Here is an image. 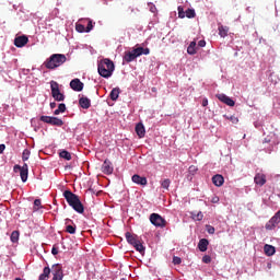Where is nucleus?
Here are the masks:
<instances>
[{
	"instance_id": "nucleus-17",
	"label": "nucleus",
	"mask_w": 280,
	"mask_h": 280,
	"mask_svg": "<svg viewBox=\"0 0 280 280\" xmlns=\"http://www.w3.org/2000/svg\"><path fill=\"white\" fill-rule=\"evenodd\" d=\"M254 182L256 183V185H259V187H264L266 183V175L264 173L256 174L254 177Z\"/></svg>"
},
{
	"instance_id": "nucleus-51",
	"label": "nucleus",
	"mask_w": 280,
	"mask_h": 280,
	"mask_svg": "<svg viewBox=\"0 0 280 280\" xmlns=\"http://www.w3.org/2000/svg\"><path fill=\"white\" fill-rule=\"evenodd\" d=\"M264 143H270V139L265 138Z\"/></svg>"
},
{
	"instance_id": "nucleus-33",
	"label": "nucleus",
	"mask_w": 280,
	"mask_h": 280,
	"mask_svg": "<svg viewBox=\"0 0 280 280\" xmlns=\"http://www.w3.org/2000/svg\"><path fill=\"white\" fill-rule=\"evenodd\" d=\"M75 225H67L66 226V233H70V235H75Z\"/></svg>"
},
{
	"instance_id": "nucleus-3",
	"label": "nucleus",
	"mask_w": 280,
	"mask_h": 280,
	"mask_svg": "<svg viewBox=\"0 0 280 280\" xmlns=\"http://www.w3.org/2000/svg\"><path fill=\"white\" fill-rule=\"evenodd\" d=\"M115 71V63L110 59H103L98 63V73L102 78H110Z\"/></svg>"
},
{
	"instance_id": "nucleus-27",
	"label": "nucleus",
	"mask_w": 280,
	"mask_h": 280,
	"mask_svg": "<svg viewBox=\"0 0 280 280\" xmlns=\"http://www.w3.org/2000/svg\"><path fill=\"white\" fill-rule=\"evenodd\" d=\"M219 35L221 36V38H226V36H229V27L224 25H220Z\"/></svg>"
},
{
	"instance_id": "nucleus-2",
	"label": "nucleus",
	"mask_w": 280,
	"mask_h": 280,
	"mask_svg": "<svg viewBox=\"0 0 280 280\" xmlns=\"http://www.w3.org/2000/svg\"><path fill=\"white\" fill-rule=\"evenodd\" d=\"M67 62V56L62 54H54L46 61V69H58V67H62Z\"/></svg>"
},
{
	"instance_id": "nucleus-45",
	"label": "nucleus",
	"mask_w": 280,
	"mask_h": 280,
	"mask_svg": "<svg viewBox=\"0 0 280 280\" xmlns=\"http://www.w3.org/2000/svg\"><path fill=\"white\" fill-rule=\"evenodd\" d=\"M34 207H35V211H38V207H40V199L34 200Z\"/></svg>"
},
{
	"instance_id": "nucleus-4",
	"label": "nucleus",
	"mask_w": 280,
	"mask_h": 280,
	"mask_svg": "<svg viewBox=\"0 0 280 280\" xmlns=\"http://www.w3.org/2000/svg\"><path fill=\"white\" fill-rule=\"evenodd\" d=\"M51 96L55 102H65V94L60 92V85L56 81H50Z\"/></svg>"
},
{
	"instance_id": "nucleus-43",
	"label": "nucleus",
	"mask_w": 280,
	"mask_h": 280,
	"mask_svg": "<svg viewBox=\"0 0 280 280\" xmlns=\"http://www.w3.org/2000/svg\"><path fill=\"white\" fill-rule=\"evenodd\" d=\"M226 119H230L233 124L240 122V118H237L236 116H230V117H226Z\"/></svg>"
},
{
	"instance_id": "nucleus-13",
	"label": "nucleus",
	"mask_w": 280,
	"mask_h": 280,
	"mask_svg": "<svg viewBox=\"0 0 280 280\" xmlns=\"http://www.w3.org/2000/svg\"><path fill=\"white\" fill-rule=\"evenodd\" d=\"M132 183H135L136 185H141L142 187H145V185H148V178L141 176V175H137L135 174L131 177Z\"/></svg>"
},
{
	"instance_id": "nucleus-10",
	"label": "nucleus",
	"mask_w": 280,
	"mask_h": 280,
	"mask_svg": "<svg viewBox=\"0 0 280 280\" xmlns=\"http://www.w3.org/2000/svg\"><path fill=\"white\" fill-rule=\"evenodd\" d=\"M215 97L223 104H226V106H235V101H233V98L229 97L226 94H217Z\"/></svg>"
},
{
	"instance_id": "nucleus-5",
	"label": "nucleus",
	"mask_w": 280,
	"mask_h": 280,
	"mask_svg": "<svg viewBox=\"0 0 280 280\" xmlns=\"http://www.w3.org/2000/svg\"><path fill=\"white\" fill-rule=\"evenodd\" d=\"M13 172L15 174H18V172H20L22 183H27V178L30 175V167L27 166V163H24L23 166L15 164L13 166Z\"/></svg>"
},
{
	"instance_id": "nucleus-21",
	"label": "nucleus",
	"mask_w": 280,
	"mask_h": 280,
	"mask_svg": "<svg viewBox=\"0 0 280 280\" xmlns=\"http://www.w3.org/2000/svg\"><path fill=\"white\" fill-rule=\"evenodd\" d=\"M136 132L140 139H143V137H145V127L139 122L136 125Z\"/></svg>"
},
{
	"instance_id": "nucleus-22",
	"label": "nucleus",
	"mask_w": 280,
	"mask_h": 280,
	"mask_svg": "<svg viewBox=\"0 0 280 280\" xmlns=\"http://www.w3.org/2000/svg\"><path fill=\"white\" fill-rule=\"evenodd\" d=\"M196 40L191 42L187 48V54H189V56H196V54H198V47H196Z\"/></svg>"
},
{
	"instance_id": "nucleus-42",
	"label": "nucleus",
	"mask_w": 280,
	"mask_h": 280,
	"mask_svg": "<svg viewBox=\"0 0 280 280\" xmlns=\"http://www.w3.org/2000/svg\"><path fill=\"white\" fill-rule=\"evenodd\" d=\"M207 232L209 233V235H213V233H215V228H213L212 225H207Z\"/></svg>"
},
{
	"instance_id": "nucleus-35",
	"label": "nucleus",
	"mask_w": 280,
	"mask_h": 280,
	"mask_svg": "<svg viewBox=\"0 0 280 280\" xmlns=\"http://www.w3.org/2000/svg\"><path fill=\"white\" fill-rule=\"evenodd\" d=\"M30 154H31L30 150L25 149L22 153V161H24V162L28 161L30 160Z\"/></svg>"
},
{
	"instance_id": "nucleus-26",
	"label": "nucleus",
	"mask_w": 280,
	"mask_h": 280,
	"mask_svg": "<svg viewBox=\"0 0 280 280\" xmlns=\"http://www.w3.org/2000/svg\"><path fill=\"white\" fill-rule=\"evenodd\" d=\"M49 275H51V269L49 267H45L43 273L39 276V280H49Z\"/></svg>"
},
{
	"instance_id": "nucleus-54",
	"label": "nucleus",
	"mask_w": 280,
	"mask_h": 280,
	"mask_svg": "<svg viewBox=\"0 0 280 280\" xmlns=\"http://www.w3.org/2000/svg\"><path fill=\"white\" fill-rule=\"evenodd\" d=\"M153 93H156V88H152Z\"/></svg>"
},
{
	"instance_id": "nucleus-30",
	"label": "nucleus",
	"mask_w": 280,
	"mask_h": 280,
	"mask_svg": "<svg viewBox=\"0 0 280 280\" xmlns=\"http://www.w3.org/2000/svg\"><path fill=\"white\" fill-rule=\"evenodd\" d=\"M67 110V105L65 103H60L58 108L54 112V115H60V113H65Z\"/></svg>"
},
{
	"instance_id": "nucleus-7",
	"label": "nucleus",
	"mask_w": 280,
	"mask_h": 280,
	"mask_svg": "<svg viewBox=\"0 0 280 280\" xmlns=\"http://www.w3.org/2000/svg\"><path fill=\"white\" fill-rule=\"evenodd\" d=\"M39 121L49 124V126H58L59 128L65 126V121H62V119L54 116H40Z\"/></svg>"
},
{
	"instance_id": "nucleus-46",
	"label": "nucleus",
	"mask_w": 280,
	"mask_h": 280,
	"mask_svg": "<svg viewBox=\"0 0 280 280\" xmlns=\"http://www.w3.org/2000/svg\"><path fill=\"white\" fill-rule=\"evenodd\" d=\"M207 46V42L201 39L198 42V47H206Z\"/></svg>"
},
{
	"instance_id": "nucleus-41",
	"label": "nucleus",
	"mask_w": 280,
	"mask_h": 280,
	"mask_svg": "<svg viewBox=\"0 0 280 280\" xmlns=\"http://www.w3.org/2000/svg\"><path fill=\"white\" fill-rule=\"evenodd\" d=\"M189 174H191L194 176V174H196V172H198V167L195 165H190L188 168Z\"/></svg>"
},
{
	"instance_id": "nucleus-25",
	"label": "nucleus",
	"mask_w": 280,
	"mask_h": 280,
	"mask_svg": "<svg viewBox=\"0 0 280 280\" xmlns=\"http://www.w3.org/2000/svg\"><path fill=\"white\" fill-rule=\"evenodd\" d=\"M137 58V55H135V50L126 51L124 56V60L127 62H132Z\"/></svg>"
},
{
	"instance_id": "nucleus-40",
	"label": "nucleus",
	"mask_w": 280,
	"mask_h": 280,
	"mask_svg": "<svg viewBox=\"0 0 280 280\" xmlns=\"http://www.w3.org/2000/svg\"><path fill=\"white\" fill-rule=\"evenodd\" d=\"M173 264L175 266H180V264H183V259H180V257H178V256H174L173 257Z\"/></svg>"
},
{
	"instance_id": "nucleus-31",
	"label": "nucleus",
	"mask_w": 280,
	"mask_h": 280,
	"mask_svg": "<svg viewBox=\"0 0 280 280\" xmlns=\"http://www.w3.org/2000/svg\"><path fill=\"white\" fill-rule=\"evenodd\" d=\"M192 220H196L197 222H200L202 220V218H205V215L202 214V212H192Z\"/></svg>"
},
{
	"instance_id": "nucleus-15",
	"label": "nucleus",
	"mask_w": 280,
	"mask_h": 280,
	"mask_svg": "<svg viewBox=\"0 0 280 280\" xmlns=\"http://www.w3.org/2000/svg\"><path fill=\"white\" fill-rule=\"evenodd\" d=\"M132 51L136 58H139V56H150V48L137 47Z\"/></svg>"
},
{
	"instance_id": "nucleus-24",
	"label": "nucleus",
	"mask_w": 280,
	"mask_h": 280,
	"mask_svg": "<svg viewBox=\"0 0 280 280\" xmlns=\"http://www.w3.org/2000/svg\"><path fill=\"white\" fill-rule=\"evenodd\" d=\"M264 252H265V255H267V257H272V255L277 253V250L275 249V246L268 245V244L264 246Z\"/></svg>"
},
{
	"instance_id": "nucleus-55",
	"label": "nucleus",
	"mask_w": 280,
	"mask_h": 280,
	"mask_svg": "<svg viewBox=\"0 0 280 280\" xmlns=\"http://www.w3.org/2000/svg\"><path fill=\"white\" fill-rule=\"evenodd\" d=\"M243 139H246V135L243 136Z\"/></svg>"
},
{
	"instance_id": "nucleus-16",
	"label": "nucleus",
	"mask_w": 280,
	"mask_h": 280,
	"mask_svg": "<svg viewBox=\"0 0 280 280\" xmlns=\"http://www.w3.org/2000/svg\"><path fill=\"white\" fill-rule=\"evenodd\" d=\"M113 163H110L108 160H105L103 165H102V172L103 174L110 175L113 174Z\"/></svg>"
},
{
	"instance_id": "nucleus-8",
	"label": "nucleus",
	"mask_w": 280,
	"mask_h": 280,
	"mask_svg": "<svg viewBox=\"0 0 280 280\" xmlns=\"http://www.w3.org/2000/svg\"><path fill=\"white\" fill-rule=\"evenodd\" d=\"M280 222V210L268 221L266 224V229L268 231H272Z\"/></svg>"
},
{
	"instance_id": "nucleus-18",
	"label": "nucleus",
	"mask_w": 280,
	"mask_h": 280,
	"mask_svg": "<svg viewBox=\"0 0 280 280\" xmlns=\"http://www.w3.org/2000/svg\"><path fill=\"white\" fill-rule=\"evenodd\" d=\"M79 105L81 106V108H84L85 110H89V108H91V101L89 100V97L82 96L79 100Z\"/></svg>"
},
{
	"instance_id": "nucleus-53",
	"label": "nucleus",
	"mask_w": 280,
	"mask_h": 280,
	"mask_svg": "<svg viewBox=\"0 0 280 280\" xmlns=\"http://www.w3.org/2000/svg\"><path fill=\"white\" fill-rule=\"evenodd\" d=\"M69 222H73V221H71V219H66V224H69Z\"/></svg>"
},
{
	"instance_id": "nucleus-12",
	"label": "nucleus",
	"mask_w": 280,
	"mask_h": 280,
	"mask_svg": "<svg viewBox=\"0 0 280 280\" xmlns=\"http://www.w3.org/2000/svg\"><path fill=\"white\" fill-rule=\"evenodd\" d=\"M52 280H62V266L54 265L52 266Z\"/></svg>"
},
{
	"instance_id": "nucleus-47",
	"label": "nucleus",
	"mask_w": 280,
	"mask_h": 280,
	"mask_svg": "<svg viewBox=\"0 0 280 280\" xmlns=\"http://www.w3.org/2000/svg\"><path fill=\"white\" fill-rule=\"evenodd\" d=\"M51 253L52 255H58V247L54 246Z\"/></svg>"
},
{
	"instance_id": "nucleus-48",
	"label": "nucleus",
	"mask_w": 280,
	"mask_h": 280,
	"mask_svg": "<svg viewBox=\"0 0 280 280\" xmlns=\"http://www.w3.org/2000/svg\"><path fill=\"white\" fill-rule=\"evenodd\" d=\"M3 150H5V144H0V154H2Z\"/></svg>"
},
{
	"instance_id": "nucleus-56",
	"label": "nucleus",
	"mask_w": 280,
	"mask_h": 280,
	"mask_svg": "<svg viewBox=\"0 0 280 280\" xmlns=\"http://www.w3.org/2000/svg\"><path fill=\"white\" fill-rule=\"evenodd\" d=\"M120 280H126V278H122V279H120Z\"/></svg>"
},
{
	"instance_id": "nucleus-52",
	"label": "nucleus",
	"mask_w": 280,
	"mask_h": 280,
	"mask_svg": "<svg viewBox=\"0 0 280 280\" xmlns=\"http://www.w3.org/2000/svg\"><path fill=\"white\" fill-rule=\"evenodd\" d=\"M218 200H220L218 197L212 199V202H218Z\"/></svg>"
},
{
	"instance_id": "nucleus-34",
	"label": "nucleus",
	"mask_w": 280,
	"mask_h": 280,
	"mask_svg": "<svg viewBox=\"0 0 280 280\" xmlns=\"http://www.w3.org/2000/svg\"><path fill=\"white\" fill-rule=\"evenodd\" d=\"M19 231H13L11 233V242H13V244H16V242H19Z\"/></svg>"
},
{
	"instance_id": "nucleus-1",
	"label": "nucleus",
	"mask_w": 280,
	"mask_h": 280,
	"mask_svg": "<svg viewBox=\"0 0 280 280\" xmlns=\"http://www.w3.org/2000/svg\"><path fill=\"white\" fill-rule=\"evenodd\" d=\"M63 198H66L69 207H72L77 213H84V205H82L78 195L71 192V190H65Z\"/></svg>"
},
{
	"instance_id": "nucleus-49",
	"label": "nucleus",
	"mask_w": 280,
	"mask_h": 280,
	"mask_svg": "<svg viewBox=\"0 0 280 280\" xmlns=\"http://www.w3.org/2000/svg\"><path fill=\"white\" fill-rule=\"evenodd\" d=\"M208 104H209V101H208V100H203V101H202V106H208Z\"/></svg>"
},
{
	"instance_id": "nucleus-20",
	"label": "nucleus",
	"mask_w": 280,
	"mask_h": 280,
	"mask_svg": "<svg viewBox=\"0 0 280 280\" xmlns=\"http://www.w3.org/2000/svg\"><path fill=\"white\" fill-rule=\"evenodd\" d=\"M209 246V240L201 238L198 243V248L201 253H207V248Z\"/></svg>"
},
{
	"instance_id": "nucleus-11",
	"label": "nucleus",
	"mask_w": 280,
	"mask_h": 280,
	"mask_svg": "<svg viewBox=\"0 0 280 280\" xmlns=\"http://www.w3.org/2000/svg\"><path fill=\"white\" fill-rule=\"evenodd\" d=\"M27 43H30V38L26 35L18 36L14 39V45L19 48L25 47Z\"/></svg>"
},
{
	"instance_id": "nucleus-39",
	"label": "nucleus",
	"mask_w": 280,
	"mask_h": 280,
	"mask_svg": "<svg viewBox=\"0 0 280 280\" xmlns=\"http://www.w3.org/2000/svg\"><path fill=\"white\" fill-rule=\"evenodd\" d=\"M93 30V20L88 19V25L85 27V32L89 34Z\"/></svg>"
},
{
	"instance_id": "nucleus-44",
	"label": "nucleus",
	"mask_w": 280,
	"mask_h": 280,
	"mask_svg": "<svg viewBox=\"0 0 280 280\" xmlns=\"http://www.w3.org/2000/svg\"><path fill=\"white\" fill-rule=\"evenodd\" d=\"M202 261H203V264H211V256L205 255V256L202 257Z\"/></svg>"
},
{
	"instance_id": "nucleus-6",
	"label": "nucleus",
	"mask_w": 280,
	"mask_h": 280,
	"mask_svg": "<svg viewBox=\"0 0 280 280\" xmlns=\"http://www.w3.org/2000/svg\"><path fill=\"white\" fill-rule=\"evenodd\" d=\"M150 222L153 226H158L160 229H165V226H167V221H165V219H163L159 213H151Z\"/></svg>"
},
{
	"instance_id": "nucleus-29",
	"label": "nucleus",
	"mask_w": 280,
	"mask_h": 280,
	"mask_svg": "<svg viewBox=\"0 0 280 280\" xmlns=\"http://www.w3.org/2000/svg\"><path fill=\"white\" fill-rule=\"evenodd\" d=\"M59 156H60V159H65V161H71V159H72L71 153L67 150H61L59 152Z\"/></svg>"
},
{
	"instance_id": "nucleus-9",
	"label": "nucleus",
	"mask_w": 280,
	"mask_h": 280,
	"mask_svg": "<svg viewBox=\"0 0 280 280\" xmlns=\"http://www.w3.org/2000/svg\"><path fill=\"white\" fill-rule=\"evenodd\" d=\"M70 89H72V91H77V93H80L84 90V83L80 81V79H73L70 82Z\"/></svg>"
},
{
	"instance_id": "nucleus-14",
	"label": "nucleus",
	"mask_w": 280,
	"mask_h": 280,
	"mask_svg": "<svg viewBox=\"0 0 280 280\" xmlns=\"http://www.w3.org/2000/svg\"><path fill=\"white\" fill-rule=\"evenodd\" d=\"M125 237H126L128 244H130L131 246H135V244L140 242L139 236L137 234H132L130 232H126Z\"/></svg>"
},
{
	"instance_id": "nucleus-38",
	"label": "nucleus",
	"mask_w": 280,
	"mask_h": 280,
	"mask_svg": "<svg viewBox=\"0 0 280 280\" xmlns=\"http://www.w3.org/2000/svg\"><path fill=\"white\" fill-rule=\"evenodd\" d=\"M172 184V182L170 179H164L162 183H161V187L163 189H170V185Z\"/></svg>"
},
{
	"instance_id": "nucleus-50",
	"label": "nucleus",
	"mask_w": 280,
	"mask_h": 280,
	"mask_svg": "<svg viewBox=\"0 0 280 280\" xmlns=\"http://www.w3.org/2000/svg\"><path fill=\"white\" fill-rule=\"evenodd\" d=\"M56 106H57V105H56V102L50 103V108L54 109V108H56Z\"/></svg>"
},
{
	"instance_id": "nucleus-36",
	"label": "nucleus",
	"mask_w": 280,
	"mask_h": 280,
	"mask_svg": "<svg viewBox=\"0 0 280 280\" xmlns=\"http://www.w3.org/2000/svg\"><path fill=\"white\" fill-rule=\"evenodd\" d=\"M177 12H178V18L179 19H185L186 11L183 7H178Z\"/></svg>"
},
{
	"instance_id": "nucleus-23",
	"label": "nucleus",
	"mask_w": 280,
	"mask_h": 280,
	"mask_svg": "<svg viewBox=\"0 0 280 280\" xmlns=\"http://www.w3.org/2000/svg\"><path fill=\"white\" fill-rule=\"evenodd\" d=\"M121 93V90H119V88H114L110 91L109 97L113 102H117V100H119V94Z\"/></svg>"
},
{
	"instance_id": "nucleus-32",
	"label": "nucleus",
	"mask_w": 280,
	"mask_h": 280,
	"mask_svg": "<svg viewBox=\"0 0 280 280\" xmlns=\"http://www.w3.org/2000/svg\"><path fill=\"white\" fill-rule=\"evenodd\" d=\"M185 16L187 19H196V10H194V9L186 10Z\"/></svg>"
},
{
	"instance_id": "nucleus-37",
	"label": "nucleus",
	"mask_w": 280,
	"mask_h": 280,
	"mask_svg": "<svg viewBox=\"0 0 280 280\" xmlns=\"http://www.w3.org/2000/svg\"><path fill=\"white\" fill-rule=\"evenodd\" d=\"M75 30H77V32H79L80 34H83V32H86V27L84 26V24H77V25H75Z\"/></svg>"
},
{
	"instance_id": "nucleus-19",
	"label": "nucleus",
	"mask_w": 280,
	"mask_h": 280,
	"mask_svg": "<svg viewBox=\"0 0 280 280\" xmlns=\"http://www.w3.org/2000/svg\"><path fill=\"white\" fill-rule=\"evenodd\" d=\"M212 183L215 187H222L224 185V177L220 174H217L212 177Z\"/></svg>"
},
{
	"instance_id": "nucleus-28",
	"label": "nucleus",
	"mask_w": 280,
	"mask_h": 280,
	"mask_svg": "<svg viewBox=\"0 0 280 280\" xmlns=\"http://www.w3.org/2000/svg\"><path fill=\"white\" fill-rule=\"evenodd\" d=\"M136 250L140 253V255H143L145 253V247L143 246V243L141 241H138L137 244L133 245Z\"/></svg>"
}]
</instances>
